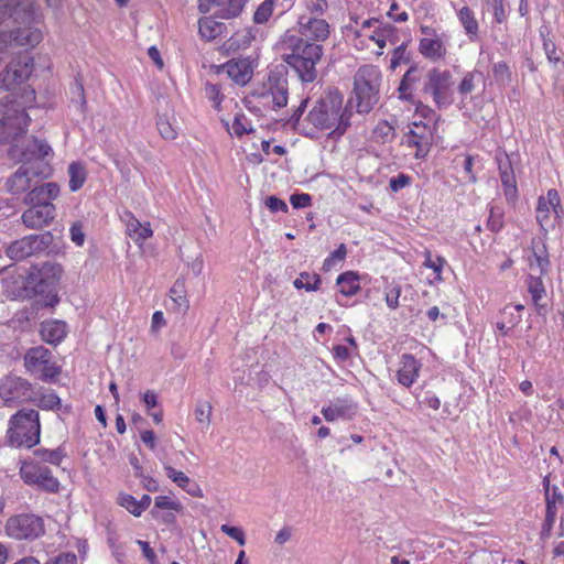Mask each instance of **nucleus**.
Instances as JSON below:
<instances>
[{"instance_id":"obj_7","label":"nucleus","mask_w":564,"mask_h":564,"mask_svg":"<svg viewBox=\"0 0 564 564\" xmlns=\"http://www.w3.org/2000/svg\"><path fill=\"white\" fill-rule=\"evenodd\" d=\"M0 141H14L22 138L29 122V116L17 101L13 94L0 98Z\"/></svg>"},{"instance_id":"obj_55","label":"nucleus","mask_w":564,"mask_h":564,"mask_svg":"<svg viewBox=\"0 0 564 564\" xmlns=\"http://www.w3.org/2000/svg\"><path fill=\"white\" fill-rule=\"evenodd\" d=\"M37 404L42 409L53 410L61 404V399L55 393H48L42 395Z\"/></svg>"},{"instance_id":"obj_49","label":"nucleus","mask_w":564,"mask_h":564,"mask_svg":"<svg viewBox=\"0 0 564 564\" xmlns=\"http://www.w3.org/2000/svg\"><path fill=\"white\" fill-rule=\"evenodd\" d=\"M155 508L159 509H170L174 511H181L183 509V506L177 500H171L166 496H159L155 498L154 501Z\"/></svg>"},{"instance_id":"obj_57","label":"nucleus","mask_w":564,"mask_h":564,"mask_svg":"<svg viewBox=\"0 0 564 564\" xmlns=\"http://www.w3.org/2000/svg\"><path fill=\"white\" fill-rule=\"evenodd\" d=\"M290 203L293 208H305L311 206L312 197L306 193L292 194L290 197Z\"/></svg>"},{"instance_id":"obj_26","label":"nucleus","mask_w":564,"mask_h":564,"mask_svg":"<svg viewBox=\"0 0 564 564\" xmlns=\"http://www.w3.org/2000/svg\"><path fill=\"white\" fill-rule=\"evenodd\" d=\"M270 96L273 106L276 108L285 107L288 104V80L284 77L270 76Z\"/></svg>"},{"instance_id":"obj_38","label":"nucleus","mask_w":564,"mask_h":564,"mask_svg":"<svg viewBox=\"0 0 564 564\" xmlns=\"http://www.w3.org/2000/svg\"><path fill=\"white\" fill-rule=\"evenodd\" d=\"M171 300L178 311L186 312L188 310V301L185 295V284L177 280L170 290Z\"/></svg>"},{"instance_id":"obj_30","label":"nucleus","mask_w":564,"mask_h":564,"mask_svg":"<svg viewBox=\"0 0 564 564\" xmlns=\"http://www.w3.org/2000/svg\"><path fill=\"white\" fill-rule=\"evenodd\" d=\"M226 25L216 21L213 17L202 18L198 21V31L202 37L212 41L223 34Z\"/></svg>"},{"instance_id":"obj_47","label":"nucleus","mask_w":564,"mask_h":564,"mask_svg":"<svg viewBox=\"0 0 564 564\" xmlns=\"http://www.w3.org/2000/svg\"><path fill=\"white\" fill-rule=\"evenodd\" d=\"M487 226L494 232H497L502 228V226H503L502 213L500 212L499 208H496V207L490 208V215L488 218Z\"/></svg>"},{"instance_id":"obj_16","label":"nucleus","mask_w":564,"mask_h":564,"mask_svg":"<svg viewBox=\"0 0 564 564\" xmlns=\"http://www.w3.org/2000/svg\"><path fill=\"white\" fill-rule=\"evenodd\" d=\"M297 24L301 36L313 40L314 43L326 41L330 33V26L325 19L301 14Z\"/></svg>"},{"instance_id":"obj_44","label":"nucleus","mask_w":564,"mask_h":564,"mask_svg":"<svg viewBox=\"0 0 564 564\" xmlns=\"http://www.w3.org/2000/svg\"><path fill=\"white\" fill-rule=\"evenodd\" d=\"M118 502L121 507L126 508L133 516L139 517L141 514L138 500L133 496L122 494L119 496Z\"/></svg>"},{"instance_id":"obj_1","label":"nucleus","mask_w":564,"mask_h":564,"mask_svg":"<svg viewBox=\"0 0 564 564\" xmlns=\"http://www.w3.org/2000/svg\"><path fill=\"white\" fill-rule=\"evenodd\" d=\"M343 95L336 88L326 89L316 100L315 106L308 112L307 127H301L299 120L303 115L307 99L302 100L291 117V121L302 131L306 138H322V132L327 131V138H339L350 126V115L343 110Z\"/></svg>"},{"instance_id":"obj_3","label":"nucleus","mask_w":564,"mask_h":564,"mask_svg":"<svg viewBox=\"0 0 564 564\" xmlns=\"http://www.w3.org/2000/svg\"><path fill=\"white\" fill-rule=\"evenodd\" d=\"M281 44L283 50L290 51L282 54V61L294 69L303 83H313L317 78L316 65L324 54L323 45L294 34H285Z\"/></svg>"},{"instance_id":"obj_17","label":"nucleus","mask_w":564,"mask_h":564,"mask_svg":"<svg viewBox=\"0 0 564 564\" xmlns=\"http://www.w3.org/2000/svg\"><path fill=\"white\" fill-rule=\"evenodd\" d=\"M55 217V206L53 204H40L30 206L22 214L23 224L33 229L47 226Z\"/></svg>"},{"instance_id":"obj_29","label":"nucleus","mask_w":564,"mask_h":564,"mask_svg":"<svg viewBox=\"0 0 564 564\" xmlns=\"http://www.w3.org/2000/svg\"><path fill=\"white\" fill-rule=\"evenodd\" d=\"M253 39V35L250 30H242L239 32H236L232 34L224 44L223 48L226 53H236L240 50L247 48L251 41Z\"/></svg>"},{"instance_id":"obj_9","label":"nucleus","mask_w":564,"mask_h":564,"mask_svg":"<svg viewBox=\"0 0 564 564\" xmlns=\"http://www.w3.org/2000/svg\"><path fill=\"white\" fill-rule=\"evenodd\" d=\"M23 359L26 372L35 379L54 382L61 373V368L52 361V352L43 346L30 348Z\"/></svg>"},{"instance_id":"obj_56","label":"nucleus","mask_w":564,"mask_h":564,"mask_svg":"<svg viewBox=\"0 0 564 564\" xmlns=\"http://www.w3.org/2000/svg\"><path fill=\"white\" fill-rule=\"evenodd\" d=\"M264 204L272 213H275V212L286 213L289 210L286 203L273 195L267 197Z\"/></svg>"},{"instance_id":"obj_52","label":"nucleus","mask_w":564,"mask_h":564,"mask_svg":"<svg viewBox=\"0 0 564 564\" xmlns=\"http://www.w3.org/2000/svg\"><path fill=\"white\" fill-rule=\"evenodd\" d=\"M492 73L496 79L502 83L510 82L511 79L509 66L505 62L496 63L492 67Z\"/></svg>"},{"instance_id":"obj_35","label":"nucleus","mask_w":564,"mask_h":564,"mask_svg":"<svg viewBox=\"0 0 564 564\" xmlns=\"http://www.w3.org/2000/svg\"><path fill=\"white\" fill-rule=\"evenodd\" d=\"M337 284L340 288V293L345 296H352L355 295L359 289V278L357 273L352 271H347L345 273H341L337 278Z\"/></svg>"},{"instance_id":"obj_51","label":"nucleus","mask_w":564,"mask_h":564,"mask_svg":"<svg viewBox=\"0 0 564 564\" xmlns=\"http://www.w3.org/2000/svg\"><path fill=\"white\" fill-rule=\"evenodd\" d=\"M196 419L199 423H210L212 405L209 402H203L197 404L195 410Z\"/></svg>"},{"instance_id":"obj_45","label":"nucleus","mask_w":564,"mask_h":564,"mask_svg":"<svg viewBox=\"0 0 564 564\" xmlns=\"http://www.w3.org/2000/svg\"><path fill=\"white\" fill-rule=\"evenodd\" d=\"M541 34L543 36V50L549 62L553 64L558 63L561 61V55L557 53L554 42L551 39L544 36L543 33Z\"/></svg>"},{"instance_id":"obj_64","label":"nucleus","mask_w":564,"mask_h":564,"mask_svg":"<svg viewBox=\"0 0 564 564\" xmlns=\"http://www.w3.org/2000/svg\"><path fill=\"white\" fill-rule=\"evenodd\" d=\"M347 253L346 247L341 243L336 250H334L330 256L324 261V267H330L332 262L335 260L341 261L345 259Z\"/></svg>"},{"instance_id":"obj_34","label":"nucleus","mask_w":564,"mask_h":564,"mask_svg":"<svg viewBox=\"0 0 564 564\" xmlns=\"http://www.w3.org/2000/svg\"><path fill=\"white\" fill-rule=\"evenodd\" d=\"M528 291L532 296L534 305L538 307L539 313L544 310V304H541V300L545 296V288L542 281V275H529Z\"/></svg>"},{"instance_id":"obj_22","label":"nucleus","mask_w":564,"mask_h":564,"mask_svg":"<svg viewBox=\"0 0 564 564\" xmlns=\"http://www.w3.org/2000/svg\"><path fill=\"white\" fill-rule=\"evenodd\" d=\"M322 412L325 420L328 422L337 419L350 420L356 413V405L347 400L337 399L327 408L323 409Z\"/></svg>"},{"instance_id":"obj_39","label":"nucleus","mask_w":564,"mask_h":564,"mask_svg":"<svg viewBox=\"0 0 564 564\" xmlns=\"http://www.w3.org/2000/svg\"><path fill=\"white\" fill-rule=\"evenodd\" d=\"M297 290L305 289L306 291H316L319 289L321 278L318 274H310L307 272L300 273L293 282Z\"/></svg>"},{"instance_id":"obj_58","label":"nucleus","mask_w":564,"mask_h":564,"mask_svg":"<svg viewBox=\"0 0 564 564\" xmlns=\"http://www.w3.org/2000/svg\"><path fill=\"white\" fill-rule=\"evenodd\" d=\"M425 254V261H424V267L426 268H430V269H433V271L440 275L441 272H442V267L443 264L445 263V260L444 258L442 257H437V262H434L431 258V251L430 250H425L424 252Z\"/></svg>"},{"instance_id":"obj_48","label":"nucleus","mask_w":564,"mask_h":564,"mask_svg":"<svg viewBox=\"0 0 564 564\" xmlns=\"http://www.w3.org/2000/svg\"><path fill=\"white\" fill-rule=\"evenodd\" d=\"M205 96L213 101L214 107H218L223 100L220 87L217 84L206 83L205 84Z\"/></svg>"},{"instance_id":"obj_10","label":"nucleus","mask_w":564,"mask_h":564,"mask_svg":"<svg viewBox=\"0 0 564 564\" xmlns=\"http://www.w3.org/2000/svg\"><path fill=\"white\" fill-rule=\"evenodd\" d=\"M6 531L17 540H35L44 534V522L39 516L22 513L8 519Z\"/></svg>"},{"instance_id":"obj_54","label":"nucleus","mask_w":564,"mask_h":564,"mask_svg":"<svg viewBox=\"0 0 564 564\" xmlns=\"http://www.w3.org/2000/svg\"><path fill=\"white\" fill-rule=\"evenodd\" d=\"M488 6L491 7L494 11L495 21L497 23H502L506 21L507 15L503 8V0H487Z\"/></svg>"},{"instance_id":"obj_5","label":"nucleus","mask_w":564,"mask_h":564,"mask_svg":"<svg viewBox=\"0 0 564 564\" xmlns=\"http://www.w3.org/2000/svg\"><path fill=\"white\" fill-rule=\"evenodd\" d=\"M62 275V268L58 264L44 262L41 267H32L25 278V291L35 295L45 296V306H54L58 302L56 283Z\"/></svg>"},{"instance_id":"obj_23","label":"nucleus","mask_w":564,"mask_h":564,"mask_svg":"<svg viewBox=\"0 0 564 564\" xmlns=\"http://www.w3.org/2000/svg\"><path fill=\"white\" fill-rule=\"evenodd\" d=\"M420 368L421 364L412 355H403L401 368L397 373L398 381L404 387H410L417 378Z\"/></svg>"},{"instance_id":"obj_25","label":"nucleus","mask_w":564,"mask_h":564,"mask_svg":"<svg viewBox=\"0 0 564 564\" xmlns=\"http://www.w3.org/2000/svg\"><path fill=\"white\" fill-rule=\"evenodd\" d=\"M127 234L137 243H142L153 235L150 224H141L131 213L126 214Z\"/></svg>"},{"instance_id":"obj_50","label":"nucleus","mask_w":564,"mask_h":564,"mask_svg":"<svg viewBox=\"0 0 564 564\" xmlns=\"http://www.w3.org/2000/svg\"><path fill=\"white\" fill-rule=\"evenodd\" d=\"M221 532L236 540L239 545L246 544L245 532L238 527H230L228 524H223L220 528Z\"/></svg>"},{"instance_id":"obj_11","label":"nucleus","mask_w":564,"mask_h":564,"mask_svg":"<svg viewBox=\"0 0 564 564\" xmlns=\"http://www.w3.org/2000/svg\"><path fill=\"white\" fill-rule=\"evenodd\" d=\"M20 475L25 484L35 486L43 491L56 494L59 490V481L46 466L35 463H23L20 468Z\"/></svg>"},{"instance_id":"obj_41","label":"nucleus","mask_w":564,"mask_h":564,"mask_svg":"<svg viewBox=\"0 0 564 564\" xmlns=\"http://www.w3.org/2000/svg\"><path fill=\"white\" fill-rule=\"evenodd\" d=\"M305 12L312 18H321L328 9L327 0H304Z\"/></svg>"},{"instance_id":"obj_12","label":"nucleus","mask_w":564,"mask_h":564,"mask_svg":"<svg viewBox=\"0 0 564 564\" xmlns=\"http://www.w3.org/2000/svg\"><path fill=\"white\" fill-rule=\"evenodd\" d=\"M32 384L24 378L9 375L0 382V398L6 405H14L32 399Z\"/></svg>"},{"instance_id":"obj_40","label":"nucleus","mask_w":564,"mask_h":564,"mask_svg":"<svg viewBox=\"0 0 564 564\" xmlns=\"http://www.w3.org/2000/svg\"><path fill=\"white\" fill-rule=\"evenodd\" d=\"M227 130L231 135L241 138L243 134L252 132V126L246 116L238 115Z\"/></svg>"},{"instance_id":"obj_13","label":"nucleus","mask_w":564,"mask_h":564,"mask_svg":"<svg viewBox=\"0 0 564 564\" xmlns=\"http://www.w3.org/2000/svg\"><path fill=\"white\" fill-rule=\"evenodd\" d=\"M52 242L50 232L31 235L11 242L7 248V256L15 261L23 260L36 252L45 250Z\"/></svg>"},{"instance_id":"obj_60","label":"nucleus","mask_w":564,"mask_h":564,"mask_svg":"<svg viewBox=\"0 0 564 564\" xmlns=\"http://www.w3.org/2000/svg\"><path fill=\"white\" fill-rule=\"evenodd\" d=\"M375 133L377 137L383 139H393L395 137L393 127L387 121L380 122L375 129Z\"/></svg>"},{"instance_id":"obj_32","label":"nucleus","mask_w":564,"mask_h":564,"mask_svg":"<svg viewBox=\"0 0 564 564\" xmlns=\"http://www.w3.org/2000/svg\"><path fill=\"white\" fill-rule=\"evenodd\" d=\"M498 166L500 171L501 183L505 187V195L509 202H514L518 194L514 174L512 171L503 169V162L501 159H498Z\"/></svg>"},{"instance_id":"obj_6","label":"nucleus","mask_w":564,"mask_h":564,"mask_svg":"<svg viewBox=\"0 0 564 564\" xmlns=\"http://www.w3.org/2000/svg\"><path fill=\"white\" fill-rule=\"evenodd\" d=\"M40 431L39 412L22 409L10 420L8 438L12 446L31 448L40 442Z\"/></svg>"},{"instance_id":"obj_14","label":"nucleus","mask_w":564,"mask_h":564,"mask_svg":"<svg viewBox=\"0 0 564 564\" xmlns=\"http://www.w3.org/2000/svg\"><path fill=\"white\" fill-rule=\"evenodd\" d=\"M33 72V58L23 56L9 63L0 74V86L10 89L11 86L26 80Z\"/></svg>"},{"instance_id":"obj_28","label":"nucleus","mask_w":564,"mask_h":564,"mask_svg":"<svg viewBox=\"0 0 564 564\" xmlns=\"http://www.w3.org/2000/svg\"><path fill=\"white\" fill-rule=\"evenodd\" d=\"M164 470L167 478H170L178 487L186 490L194 497H202L200 489L195 484H192L191 479L183 471H178L172 466H164Z\"/></svg>"},{"instance_id":"obj_27","label":"nucleus","mask_w":564,"mask_h":564,"mask_svg":"<svg viewBox=\"0 0 564 564\" xmlns=\"http://www.w3.org/2000/svg\"><path fill=\"white\" fill-rule=\"evenodd\" d=\"M67 333V325L62 321L44 322L41 327L42 338L48 344L59 343Z\"/></svg>"},{"instance_id":"obj_4","label":"nucleus","mask_w":564,"mask_h":564,"mask_svg":"<svg viewBox=\"0 0 564 564\" xmlns=\"http://www.w3.org/2000/svg\"><path fill=\"white\" fill-rule=\"evenodd\" d=\"M381 73L373 65L361 66L354 76V98L359 113H368L379 101Z\"/></svg>"},{"instance_id":"obj_46","label":"nucleus","mask_w":564,"mask_h":564,"mask_svg":"<svg viewBox=\"0 0 564 564\" xmlns=\"http://www.w3.org/2000/svg\"><path fill=\"white\" fill-rule=\"evenodd\" d=\"M478 77H480V74L474 72L467 73L458 86V91L462 95L470 94L475 89V82Z\"/></svg>"},{"instance_id":"obj_43","label":"nucleus","mask_w":564,"mask_h":564,"mask_svg":"<svg viewBox=\"0 0 564 564\" xmlns=\"http://www.w3.org/2000/svg\"><path fill=\"white\" fill-rule=\"evenodd\" d=\"M35 455L43 462H46V463H50L53 465H57V466L61 464V462L64 457V453L61 448H56V449L39 448L35 451Z\"/></svg>"},{"instance_id":"obj_15","label":"nucleus","mask_w":564,"mask_h":564,"mask_svg":"<svg viewBox=\"0 0 564 564\" xmlns=\"http://www.w3.org/2000/svg\"><path fill=\"white\" fill-rule=\"evenodd\" d=\"M34 13L31 0H0V25L8 20L17 23H28Z\"/></svg>"},{"instance_id":"obj_18","label":"nucleus","mask_w":564,"mask_h":564,"mask_svg":"<svg viewBox=\"0 0 564 564\" xmlns=\"http://www.w3.org/2000/svg\"><path fill=\"white\" fill-rule=\"evenodd\" d=\"M553 210L556 217L563 212L560 196L556 189H549L546 197L541 196L536 206V220L544 228L549 224L550 213Z\"/></svg>"},{"instance_id":"obj_24","label":"nucleus","mask_w":564,"mask_h":564,"mask_svg":"<svg viewBox=\"0 0 564 564\" xmlns=\"http://www.w3.org/2000/svg\"><path fill=\"white\" fill-rule=\"evenodd\" d=\"M420 72L416 65H412L403 75L402 80L399 85L398 91L399 97L403 100L414 102L413 88L414 85L420 80Z\"/></svg>"},{"instance_id":"obj_61","label":"nucleus","mask_w":564,"mask_h":564,"mask_svg":"<svg viewBox=\"0 0 564 564\" xmlns=\"http://www.w3.org/2000/svg\"><path fill=\"white\" fill-rule=\"evenodd\" d=\"M405 44H401L394 48L391 58V68L395 69L402 62H408L405 58Z\"/></svg>"},{"instance_id":"obj_53","label":"nucleus","mask_w":564,"mask_h":564,"mask_svg":"<svg viewBox=\"0 0 564 564\" xmlns=\"http://www.w3.org/2000/svg\"><path fill=\"white\" fill-rule=\"evenodd\" d=\"M40 39L41 34L39 32H31L30 30H23L15 36V40H18L20 44H29L32 46L37 44Z\"/></svg>"},{"instance_id":"obj_2","label":"nucleus","mask_w":564,"mask_h":564,"mask_svg":"<svg viewBox=\"0 0 564 564\" xmlns=\"http://www.w3.org/2000/svg\"><path fill=\"white\" fill-rule=\"evenodd\" d=\"M9 154L18 158L21 163L4 183L6 189L11 195L28 192L34 178H46L52 174L50 160L53 151L48 143H13Z\"/></svg>"},{"instance_id":"obj_33","label":"nucleus","mask_w":564,"mask_h":564,"mask_svg":"<svg viewBox=\"0 0 564 564\" xmlns=\"http://www.w3.org/2000/svg\"><path fill=\"white\" fill-rule=\"evenodd\" d=\"M247 0H225L223 4L218 6L214 14L220 19H232L240 14L243 10Z\"/></svg>"},{"instance_id":"obj_8","label":"nucleus","mask_w":564,"mask_h":564,"mask_svg":"<svg viewBox=\"0 0 564 564\" xmlns=\"http://www.w3.org/2000/svg\"><path fill=\"white\" fill-rule=\"evenodd\" d=\"M453 76L447 69L432 68L425 76L422 95L431 97L438 109L453 102Z\"/></svg>"},{"instance_id":"obj_42","label":"nucleus","mask_w":564,"mask_h":564,"mask_svg":"<svg viewBox=\"0 0 564 564\" xmlns=\"http://www.w3.org/2000/svg\"><path fill=\"white\" fill-rule=\"evenodd\" d=\"M275 0H264L256 10L253 21L257 24H263L269 21L273 13Z\"/></svg>"},{"instance_id":"obj_37","label":"nucleus","mask_w":564,"mask_h":564,"mask_svg":"<svg viewBox=\"0 0 564 564\" xmlns=\"http://www.w3.org/2000/svg\"><path fill=\"white\" fill-rule=\"evenodd\" d=\"M420 52L427 58L437 59L444 54V46L438 39L424 37L420 41Z\"/></svg>"},{"instance_id":"obj_21","label":"nucleus","mask_w":564,"mask_h":564,"mask_svg":"<svg viewBox=\"0 0 564 564\" xmlns=\"http://www.w3.org/2000/svg\"><path fill=\"white\" fill-rule=\"evenodd\" d=\"M530 274L544 275L550 268L549 254L545 246L539 241L533 242L532 254L529 257Z\"/></svg>"},{"instance_id":"obj_36","label":"nucleus","mask_w":564,"mask_h":564,"mask_svg":"<svg viewBox=\"0 0 564 564\" xmlns=\"http://www.w3.org/2000/svg\"><path fill=\"white\" fill-rule=\"evenodd\" d=\"M67 173L69 176V189L72 192L78 191L86 182L87 171L80 162H72L68 165Z\"/></svg>"},{"instance_id":"obj_20","label":"nucleus","mask_w":564,"mask_h":564,"mask_svg":"<svg viewBox=\"0 0 564 564\" xmlns=\"http://www.w3.org/2000/svg\"><path fill=\"white\" fill-rule=\"evenodd\" d=\"M223 67L228 76L239 85H246L252 77L251 63L247 58L230 59Z\"/></svg>"},{"instance_id":"obj_62","label":"nucleus","mask_w":564,"mask_h":564,"mask_svg":"<svg viewBox=\"0 0 564 564\" xmlns=\"http://www.w3.org/2000/svg\"><path fill=\"white\" fill-rule=\"evenodd\" d=\"M158 128L160 131L161 137L164 140H173L176 137L175 130L172 128L169 121L160 120L158 122Z\"/></svg>"},{"instance_id":"obj_63","label":"nucleus","mask_w":564,"mask_h":564,"mask_svg":"<svg viewBox=\"0 0 564 564\" xmlns=\"http://www.w3.org/2000/svg\"><path fill=\"white\" fill-rule=\"evenodd\" d=\"M409 184H410V176H408L405 174H399L397 177H392L389 183L392 192H398Z\"/></svg>"},{"instance_id":"obj_59","label":"nucleus","mask_w":564,"mask_h":564,"mask_svg":"<svg viewBox=\"0 0 564 564\" xmlns=\"http://www.w3.org/2000/svg\"><path fill=\"white\" fill-rule=\"evenodd\" d=\"M401 295V288L399 285L393 286L387 294H386V303L387 305L395 310L399 307V297Z\"/></svg>"},{"instance_id":"obj_19","label":"nucleus","mask_w":564,"mask_h":564,"mask_svg":"<svg viewBox=\"0 0 564 564\" xmlns=\"http://www.w3.org/2000/svg\"><path fill=\"white\" fill-rule=\"evenodd\" d=\"M59 194V186L54 182H48L40 186L30 188L24 196V204L29 206H36L40 204H52V200L57 198Z\"/></svg>"},{"instance_id":"obj_31","label":"nucleus","mask_w":564,"mask_h":564,"mask_svg":"<svg viewBox=\"0 0 564 564\" xmlns=\"http://www.w3.org/2000/svg\"><path fill=\"white\" fill-rule=\"evenodd\" d=\"M457 15L469 40H476L478 37V21L474 12L465 6L458 11Z\"/></svg>"}]
</instances>
